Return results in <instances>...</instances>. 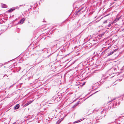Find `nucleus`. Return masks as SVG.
<instances>
[{"label": "nucleus", "mask_w": 124, "mask_h": 124, "mask_svg": "<svg viewBox=\"0 0 124 124\" xmlns=\"http://www.w3.org/2000/svg\"><path fill=\"white\" fill-rule=\"evenodd\" d=\"M107 23V20H106L104 22H103V23Z\"/></svg>", "instance_id": "nucleus-17"}, {"label": "nucleus", "mask_w": 124, "mask_h": 124, "mask_svg": "<svg viewBox=\"0 0 124 124\" xmlns=\"http://www.w3.org/2000/svg\"><path fill=\"white\" fill-rule=\"evenodd\" d=\"M109 75H110V74H109Z\"/></svg>", "instance_id": "nucleus-33"}, {"label": "nucleus", "mask_w": 124, "mask_h": 124, "mask_svg": "<svg viewBox=\"0 0 124 124\" xmlns=\"http://www.w3.org/2000/svg\"><path fill=\"white\" fill-rule=\"evenodd\" d=\"M85 84V83L83 84V85H84Z\"/></svg>", "instance_id": "nucleus-30"}, {"label": "nucleus", "mask_w": 124, "mask_h": 124, "mask_svg": "<svg viewBox=\"0 0 124 124\" xmlns=\"http://www.w3.org/2000/svg\"><path fill=\"white\" fill-rule=\"evenodd\" d=\"M98 92V91L97 92H96L95 93H96L97 92Z\"/></svg>", "instance_id": "nucleus-37"}, {"label": "nucleus", "mask_w": 124, "mask_h": 124, "mask_svg": "<svg viewBox=\"0 0 124 124\" xmlns=\"http://www.w3.org/2000/svg\"><path fill=\"white\" fill-rule=\"evenodd\" d=\"M84 119V118H82V119H80L78 120L77 121H75L73 123V124H74L79 123V122H80L81 121H83Z\"/></svg>", "instance_id": "nucleus-7"}, {"label": "nucleus", "mask_w": 124, "mask_h": 124, "mask_svg": "<svg viewBox=\"0 0 124 124\" xmlns=\"http://www.w3.org/2000/svg\"><path fill=\"white\" fill-rule=\"evenodd\" d=\"M112 26V25H111V24L110 23V22L109 23V24L107 26V27H110V26Z\"/></svg>", "instance_id": "nucleus-13"}, {"label": "nucleus", "mask_w": 124, "mask_h": 124, "mask_svg": "<svg viewBox=\"0 0 124 124\" xmlns=\"http://www.w3.org/2000/svg\"><path fill=\"white\" fill-rule=\"evenodd\" d=\"M119 124H124V122H123L121 123H119Z\"/></svg>", "instance_id": "nucleus-21"}, {"label": "nucleus", "mask_w": 124, "mask_h": 124, "mask_svg": "<svg viewBox=\"0 0 124 124\" xmlns=\"http://www.w3.org/2000/svg\"><path fill=\"white\" fill-rule=\"evenodd\" d=\"M78 105V104H75L73 106V107H76V106H77Z\"/></svg>", "instance_id": "nucleus-20"}, {"label": "nucleus", "mask_w": 124, "mask_h": 124, "mask_svg": "<svg viewBox=\"0 0 124 124\" xmlns=\"http://www.w3.org/2000/svg\"><path fill=\"white\" fill-rule=\"evenodd\" d=\"M117 121H117L118 124L120 123H121L124 122V116H121L119 119H117Z\"/></svg>", "instance_id": "nucleus-2"}, {"label": "nucleus", "mask_w": 124, "mask_h": 124, "mask_svg": "<svg viewBox=\"0 0 124 124\" xmlns=\"http://www.w3.org/2000/svg\"><path fill=\"white\" fill-rule=\"evenodd\" d=\"M113 76H112L110 77L111 78H112V77H113Z\"/></svg>", "instance_id": "nucleus-29"}, {"label": "nucleus", "mask_w": 124, "mask_h": 124, "mask_svg": "<svg viewBox=\"0 0 124 124\" xmlns=\"http://www.w3.org/2000/svg\"><path fill=\"white\" fill-rule=\"evenodd\" d=\"M108 77H107L106 78H107Z\"/></svg>", "instance_id": "nucleus-34"}, {"label": "nucleus", "mask_w": 124, "mask_h": 124, "mask_svg": "<svg viewBox=\"0 0 124 124\" xmlns=\"http://www.w3.org/2000/svg\"><path fill=\"white\" fill-rule=\"evenodd\" d=\"M109 47L107 48L103 52H105L109 48Z\"/></svg>", "instance_id": "nucleus-16"}, {"label": "nucleus", "mask_w": 124, "mask_h": 124, "mask_svg": "<svg viewBox=\"0 0 124 124\" xmlns=\"http://www.w3.org/2000/svg\"><path fill=\"white\" fill-rule=\"evenodd\" d=\"M5 65V64H2V65H1V66H0V67L1 66H3V65Z\"/></svg>", "instance_id": "nucleus-24"}, {"label": "nucleus", "mask_w": 124, "mask_h": 124, "mask_svg": "<svg viewBox=\"0 0 124 124\" xmlns=\"http://www.w3.org/2000/svg\"><path fill=\"white\" fill-rule=\"evenodd\" d=\"M110 23L111 24V25L112 26L113 25V23H112V22H110Z\"/></svg>", "instance_id": "nucleus-19"}, {"label": "nucleus", "mask_w": 124, "mask_h": 124, "mask_svg": "<svg viewBox=\"0 0 124 124\" xmlns=\"http://www.w3.org/2000/svg\"><path fill=\"white\" fill-rule=\"evenodd\" d=\"M117 50V49H116L115 50H114L112 51L111 52H110V53H108V54L107 55V56H109L112 54H113V53H114V52H116V51Z\"/></svg>", "instance_id": "nucleus-6"}, {"label": "nucleus", "mask_w": 124, "mask_h": 124, "mask_svg": "<svg viewBox=\"0 0 124 124\" xmlns=\"http://www.w3.org/2000/svg\"><path fill=\"white\" fill-rule=\"evenodd\" d=\"M62 115H64V117L62 118L61 119H59V120L56 123V124H59L60 122L64 119V118L66 116H65L64 114V113H62Z\"/></svg>", "instance_id": "nucleus-3"}, {"label": "nucleus", "mask_w": 124, "mask_h": 124, "mask_svg": "<svg viewBox=\"0 0 124 124\" xmlns=\"http://www.w3.org/2000/svg\"><path fill=\"white\" fill-rule=\"evenodd\" d=\"M119 18H116V19L115 20V21H116V22H117V21L118 20H119Z\"/></svg>", "instance_id": "nucleus-15"}, {"label": "nucleus", "mask_w": 124, "mask_h": 124, "mask_svg": "<svg viewBox=\"0 0 124 124\" xmlns=\"http://www.w3.org/2000/svg\"><path fill=\"white\" fill-rule=\"evenodd\" d=\"M31 103V101H29V102H27V103H26V104H25V106H27L28 105H29V104H30Z\"/></svg>", "instance_id": "nucleus-12"}, {"label": "nucleus", "mask_w": 124, "mask_h": 124, "mask_svg": "<svg viewBox=\"0 0 124 124\" xmlns=\"http://www.w3.org/2000/svg\"><path fill=\"white\" fill-rule=\"evenodd\" d=\"M80 13H80V12L79 11H78L75 13V15L76 16H79Z\"/></svg>", "instance_id": "nucleus-11"}, {"label": "nucleus", "mask_w": 124, "mask_h": 124, "mask_svg": "<svg viewBox=\"0 0 124 124\" xmlns=\"http://www.w3.org/2000/svg\"><path fill=\"white\" fill-rule=\"evenodd\" d=\"M82 8H81V9H80L78 11H79L80 12V11L82 10Z\"/></svg>", "instance_id": "nucleus-18"}, {"label": "nucleus", "mask_w": 124, "mask_h": 124, "mask_svg": "<svg viewBox=\"0 0 124 124\" xmlns=\"http://www.w3.org/2000/svg\"><path fill=\"white\" fill-rule=\"evenodd\" d=\"M13 86V85L11 86L10 87H9V88L11 87V86Z\"/></svg>", "instance_id": "nucleus-25"}, {"label": "nucleus", "mask_w": 124, "mask_h": 124, "mask_svg": "<svg viewBox=\"0 0 124 124\" xmlns=\"http://www.w3.org/2000/svg\"><path fill=\"white\" fill-rule=\"evenodd\" d=\"M7 76V75L6 74H5V75H4V77L5 76Z\"/></svg>", "instance_id": "nucleus-26"}, {"label": "nucleus", "mask_w": 124, "mask_h": 124, "mask_svg": "<svg viewBox=\"0 0 124 124\" xmlns=\"http://www.w3.org/2000/svg\"><path fill=\"white\" fill-rule=\"evenodd\" d=\"M99 109H97V108H96L94 110H93V111H97Z\"/></svg>", "instance_id": "nucleus-14"}, {"label": "nucleus", "mask_w": 124, "mask_h": 124, "mask_svg": "<svg viewBox=\"0 0 124 124\" xmlns=\"http://www.w3.org/2000/svg\"><path fill=\"white\" fill-rule=\"evenodd\" d=\"M116 21H115V20L113 21V22H112V23H113V24H114V23H115V22Z\"/></svg>", "instance_id": "nucleus-22"}, {"label": "nucleus", "mask_w": 124, "mask_h": 124, "mask_svg": "<svg viewBox=\"0 0 124 124\" xmlns=\"http://www.w3.org/2000/svg\"><path fill=\"white\" fill-rule=\"evenodd\" d=\"M23 5H19V7H21V6H22Z\"/></svg>", "instance_id": "nucleus-27"}, {"label": "nucleus", "mask_w": 124, "mask_h": 124, "mask_svg": "<svg viewBox=\"0 0 124 124\" xmlns=\"http://www.w3.org/2000/svg\"><path fill=\"white\" fill-rule=\"evenodd\" d=\"M25 20V19L24 18H23L21 19L20 20V21L18 22V24H22L24 22Z\"/></svg>", "instance_id": "nucleus-4"}, {"label": "nucleus", "mask_w": 124, "mask_h": 124, "mask_svg": "<svg viewBox=\"0 0 124 124\" xmlns=\"http://www.w3.org/2000/svg\"><path fill=\"white\" fill-rule=\"evenodd\" d=\"M57 41V40H56V41L55 40V41Z\"/></svg>", "instance_id": "nucleus-32"}, {"label": "nucleus", "mask_w": 124, "mask_h": 124, "mask_svg": "<svg viewBox=\"0 0 124 124\" xmlns=\"http://www.w3.org/2000/svg\"><path fill=\"white\" fill-rule=\"evenodd\" d=\"M107 110V109L104 108L103 109V110L101 111V114H103L104 113H105L106 112Z\"/></svg>", "instance_id": "nucleus-9"}, {"label": "nucleus", "mask_w": 124, "mask_h": 124, "mask_svg": "<svg viewBox=\"0 0 124 124\" xmlns=\"http://www.w3.org/2000/svg\"><path fill=\"white\" fill-rule=\"evenodd\" d=\"M122 80V79H119V80H118V81H121ZM117 81H118V80H117Z\"/></svg>", "instance_id": "nucleus-23"}, {"label": "nucleus", "mask_w": 124, "mask_h": 124, "mask_svg": "<svg viewBox=\"0 0 124 124\" xmlns=\"http://www.w3.org/2000/svg\"><path fill=\"white\" fill-rule=\"evenodd\" d=\"M4 68H5V66H4Z\"/></svg>", "instance_id": "nucleus-31"}, {"label": "nucleus", "mask_w": 124, "mask_h": 124, "mask_svg": "<svg viewBox=\"0 0 124 124\" xmlns=\"http://www.w3.org/2000/svg\"><path fill=\"white\" fill-rule=\"evenodd\" d=\"M1 5L2 7L3 8H6L7 7V6L6 4H3V3H1Z\"/></svg>", "instance_id": "nucleus-8"}, {"label": "nucleus", "mask_w": 124, "mask_h": 124, "mask_svg": "<svg viewBox=\"0 0 124 124\" xmlns=\"http://www.w3.org/2000/svg\"><path fill=\"white\" fill-rule=\"evenodd\" d=\"M16 9V7H13L12 8H10L9 10H8V13H11L14 10Z\"/></svg>", "instance_id": "nucleus-5"}, {"label": "nucleus", "mask_w": 124, "mask_h": 124, "mask_svg": "<svg viewBox=\"0 0 124 124\" xmlns=\"http://www.w3.org/2000/svg\"><path fill=\"white\" fill-rule=\"evenodd\" d=\"M16 123V122H14L13 123V124H15Z\"/></svg>", "instance_id": "nucleus-28"}, {"label": "nucleus", "mask_w": 124, "mask_h": 124, "mask_svg": "<svg viewBox=\"0 0 124 124\" xmlns=\"http://www.w3.org/2000/svg\"><path fill=\"white\" fill-rule=\"evenodd\" d=\"M16 20H17V19H16Z\"/></svg>", "instance_id": "nucleus-36"}, {"label": "nucleus", "mask_w": 124, "mask_h": 124, "mask_svg": "<svg viewBox=\"0 0 124 124\" xmlns=\"http://www.w3.org/2000/svg\"><path fill=\"white\" fill-rule=\"evenodd\" d=\"M119 101V99L118 98H116L111 99L110 101H109L108 102L109 103L112 101H114L113 102V104L111 107V108H116L117 106L118 103V104H120V102Z\"/></svg>", "instance_id": "nucleus-1"}, {"label": "nucleus", "mask_w": 124, "mask_h": 124, "mask_svg": "<svg viewBox=\"0 0 124 124\" xmlns=\"http://www.w3.org/2000/svg\"><path fill=\"white\" fill-rule=\"evenodd\" d=\"M108 15H106V16H107Z\"/></svg>", "instance_id": "nucleus-35"}, {"label": "nucleus", "mask_w": 124, "mask_h": 124, "mask_svg": "<svg viewBox=\"0 0 124 124\" xmlns=\"http://www.w3.org/2000/svg\"><path fill=\"white\" fill-rule=\"evenodd\" d=\"M20 105L19 104H17L14 107L15 109H18Z\"/></svg>", "instance_id": "nucleus-10"}]
</instances>
